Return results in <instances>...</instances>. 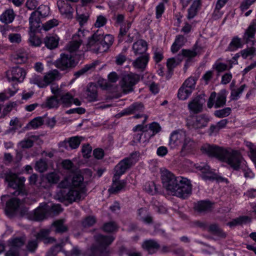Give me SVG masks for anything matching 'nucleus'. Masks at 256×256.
<instances>
[{
    "label": "nucleus",
    "mask_w": 256,
    "mask_h": 256,
    "mask_svg": "<svg viewBox=\"0 0 256 256\" xmlns=\"http://www.w3.org/2000/svg\"><path fill=\"white\" fill-rule=\"evenodd\" d=\"M161 179L164 187L172 196L185 199L192 194V185L187 178L176 177L166 170L162 172Z\"/></svg>",
    "instance_id": "obj_1"
},
{
    "label": "nucleus",
    "mask_w": 256,
    "mask_h": 256,
    "mask_svg": "<svg viewBox=\"0 0 256 256\" xmlns=\"http://www.w3.org/2000/svg\"><path fill=\"white\" fill-rule=\"evenodd\" d=\"M96 243L93 244L86 252L87 256H108L110 250L108 246L114 238L112 236L98 234L94 236Z\"/></svg>",
    "instance_id": "obj_2"
},
{
    "label": "nucleus",
    "mask_w": 256,
    "mask_h": 256,
    "mask_svg": "<svg viewBox=\"0 0 256 256\" xmlns=\"http://www.w3.org/2000/svg\"><path fill=\"white\" fill-rule=\"evenodd\" d=\"M86 188H81L79 189L72 188L69 190L62 189L56 193V198L60 202L66 200L72 203L84 199L86 196Z\"/></svg>",
    "instance_id": "obj_3"
},
{
    "label": "nucleus",
    "mask_w": 256,
    "mask_h": 256,
    "mask_svg": "<svg viewBox=\"0 0 256 256\" xmlns=\"http://www.w3.org/2000/svg\"><path fill=\"white\" fill-rule=\"evenodd\" d=\"M5 180L8 182L9 187L15 190L12 192L14 196H26L28 192L24 188V178H18L17 175L12 172H8L5 174Z\"/></svg>",
    "instance_id": "obj_4"
},
{
    "label": "nucleus",
    "mask_w": 256,
    "mask_h": 256,
    "mask_svg": "<svg viewBox=\"0 0 256 256\" xmlns=\"http://www.w3.org/2000/svg\"><path fill=\"white\" fill-rule=\"evenodd\" d=\"M60 78V74L59 72L54 70L46 73L44 77L36 74L32 76L30 78V82L36 84L39 88H44Z\"/></svg>",
    "instance_id": "obj_5"
},
{
    "label": "nucleus",
    "mask_w": 256,
    "mask_h": 256,
    "mask_svg": "<svg viewBox=\"0 0 256 256\" xmlns=\"http://www.w3.org/2000/svg\"><path fill=\"white\" fill-rule=\"evenodd\" d=\"M200 48L194 47L192 50L183 49L181 51V54H178V58L176 60L175 58H170L167 60L166 66L169 71L172 70L176 66H178L182 60V57L188 58L186 64L190 62V58L195 57L200 53Z\"/></svg>",
    "instance_id": "obj_6"
},
{
    "label": "nucleus",
    "mask_w": 256,
    "mask_h": 256,
    "mask_svg": "<svg viewBox=\"0 0 256 256\" xmlns=\"http://www.w3.org/2000/svg\"><path fill=\"white\" fill-rule=\"evenodd\" d=\"M225 162L234 170H238L244 161L238 150L228 148H225Z\"/></svg>",
    "instance_id": "obj_7"
},
{
    "label": "nucleus",
    "mask_w": 256,
    "mask_h": 256,
    "mask_svg": "<svg viewBox=\"0 0 256 256\" xmlns=\"http://www.w3.org/2000/svg\"><path fill=\"white\" fill-rule=\"evenodd\" d=\"M136 156V152L132 153L130 156L124 158L118 162L114 168L115 180H119L120 176L136 162L137 159L134 157Z\"/></svg>",
    "instance_id": "obj_8"
},
{
    "label": "nucleus",
    "mask_w": 256,
    "mask_h": 256,
    "mask_svg": "<svg viewBox=\"0 0 256 256\" xmlns=\"http://www.w3.org/2000/svg\"><path fill=\"white\" fill-rule=\"evenodd\" d=\"M48 210V205L41 204L33 212H28L26 208H24L22 211H24V214H26L28 219L34 221H41L49 216Z\"/></svg>",
    "instance_id": "obj_9"
},
{
    "label": "nucleus",
    "mask_w": 256,
    "mask_h": 256,
    "mask_svg": "<svg viewBox=\"0 0 256 256\" xmlns=\"http://www.w3.org/2000/svg\"><path fill=\"white\" fill-rule=\"evenodd\" d=\"M202 152L209 157L214 158L218 160L224 162V148L216 145L206 144L200 148Z\"/></svg>",
    "instance_id": "obj_10"
},
{
    "label": "nucleus",
    "mask_w": 256,
    "mask_h": 256,
    "mask_svg": "<svg viewBox=\"0 0 256 256\" xmlns=\"http://www.w3.org/2000/svg\"><path fill=\"white\" fill-rule=\"evenodd\" d=\"M55 66L62 70H68L76 66L77 62L71 54H62L54 64Z\"/></svg>",
    "instance_id": "obj_11"
},
{
    "label": "nucleus",
    "mask_w": 256,
    "mask_h": 256,
    "mask_svg": "<svg viewBox=\"0 0 256 256\" xmlns=\"http://www.w3.org/2000/svg\"><path fill=\"white\" fill-rule=\"evenodd\" d=\"M6 74L8 80L14 83L22 82L26 75L24 70L18 66L8 70Z\"/></svg>",
    "instance_id": "obj_12"
},
{
    "label": "nucleus",
    "mask_w": 256,
    "mask_h": 256,
    "mask_svg": "<svg viewBox=\"0 0 256 256\" xmlns=\"http://www.w3.org/2000/svg\"><path fill=\"white\" fill-rule=\"evenodd\" d=\"M139 76L138 74H130L124 76L121 82V86L125 94L133 90V86L138 82Z\"/></svg>",
    "instance_id": "obj_13"
},
{
    "label": "nucleus",
    "mask_w": 256,
    "mask_h": 256,
    "mask_svg": "<svg viewBox=\"0 0 256 256\" xmlns=\"http://www.w3.org/2000/svg\"><path fill=\"white\" fill-rule=\"evenodd\" d=\"M186 132L182 130H178L172 132L170 138L169 144L172 148H175L182 144L186 136Z\"/></svg>",
    "instance_id": "obj_14"
},
{
    "label": "nucleus",
    "mask_w": 256,
    "mask_h": 256,
    "mask_svg": "<svg viewBox=\"0 0 256 256\" xmlns=\"http://www.w3.org/2000/svg\"><path fill=\"white\" fill-rule=\"evenodd\" d=\"M207 105L210 108L213 106L215 108L222 107L224 105V94L222 92L218 94L215 92H212L208 98Z\"/></svg>",
    "instance_id": "obj_15"
},
{
    "label": "nucleus",
    "mask_w": 256,
    "mask_h": 256,
    "mask_svg": "<svg viewBox=\"0 0 256 256\" xmlns=\"http://www.w3.org/2000/svg\"><path fill=\"white\" fill-rule=\"evenodd\" d=\"M57 6L60 12L65 18L70 19L73 17L74 4H72L70 2L59 0L57 2Z\"/></svg>",
    "instance_id": "obj_16"
},
{
    "label": "nucleus",
    "mask_w": 256,
    "mask_h": 256,
    "mask_svg": "<svg viewBox=\"0 0 256 256\" xmlns=\"http://www.w3.org/2000/svg\"><path fill=\"white\" fill-rule=\"evenodd\" d=\"M84 138L82 136H75L70 137L60 144V146L68 150L77 148Z\"/></svg>",
    "instance_id": "obj_17"
},
{
    "label": "nucleus",
    "mask_w": 256,
    "mask_h": 256,
    "mask_svg": "<svg viewBox=\"0 0 256 256\" xmlns=\"http://www.w3.org/2000/svg\"><path fill=\"white\" fill-rule=\"evenodd\" d=\"M204 102V100L203 97L200 95L198 96L188 103V108L194 114H198L202 110Z\"/></svg>",
    "instance_id": "obj_18"
},
{
    "label": "nucleus",
    "mask_w": 256,
    "mask_h": 256,
    "mask_svg": "<svg viewBox=\"0 0 256 256\" xmlns=\"http://www.w3.org/2000/svg\"><path fill=\"white\" fill-rule=\"evenodd\" d=\"M98 88L92 83L88 84L85 92V98L88 102H92L98 100Z\"/></svg>",
    "instance_id": "obj_19"
},
{
    "label": "nucleus",
    "mask_w": 256,
    "mask_h": 256,
    "mask_svg": "<svg viewBox=\"0 0 256 256\" xmlns=\"http://www.w3.org/2000/svg\"><path fill=\"white\" fill-rule=\"evenodd\" d=\"M100 44L98 48L100 52H106L112 45L114 42V38L112 35L106 34L104 36L100 33Z\"/></svg>",
    "instance_id": "obj_20"
},
{
    "label": "nucleus",
    "mask_w": 256,
    "mask_h": 256,
    "mask_svg": "<svg viewBox=\"0 0 256 256\" xmlns=\"http://www.w3.org/2000/svg\"><path fill=\"white\" fill-rule=\"evenodd\" d=\"M148 45L144 40L140 39L136 42L132 46V50L135 55L142 56L148 54L146 53Z\"/></svg>",
    "instance_id": "obj_21"
},
{
    "label": "nucleus",
    "mask_w": 256,
    "mask_h": 256,
    "mask_svg": "<svg viewBox=\"0 0 256 256\" xmlns=\"http://www.w3.org/2000/svg\"><path fill=\"white\" fill-rule=\"evenodd\" d=\"M210 120L208 116L206 114H200L196 118L194 121L188 123L189 126L192 128L198 129L202 128L207 126Z\"/></svg>",
    "instance_id": "obj_22"
},
{
    "label": "nucleus",
    "mask_w": 256,
    "mask_h": 256,
    "mask_svg": "<svg viewBox=\"0 0 256 256\" xmlns=\"http://www.w3.org/2000/svg\"><path fill=\"white\" fill-rule=\"evenodd\" d=\"M213 204L210 200H200L194 204V209L199 213H206L212 210Z\"/></svg>",
    "instance_id": "obj_23"
},
{
    "label": "nucleus",
    "mask_w": 256,
    "mask_h": 256,
    "mask_svg": "<svg viewBox=\"0 0 256 256\" xmlns=\"http://www.w3.org/2000/svg\"><path fill=\"white\" fill-rule=\"evenodd\" d=\"M20 205V200L17 198H11L6 202L5 211L9 216L13 215L18 210Z\"/></svg>",
    "instance_id": "obj_24"
},
{
    "label": "nucleus",
    "mask_w": 256,
    "mask_h": 256,
    "mask_svg": "<svg viewBox=\"0 0 256 256\" xmlns=\"http://www.w3.org/2000/svg\"><path fill=\"white\" fill-rule=\"evenodd\" d=\"M256 32V24L253 22L246 29L243 36V40L246 44L253 45L254 42V34Z\"/></svg>",
    "instance_id": "obj_25"
},
{
    "label": "nucleus",
    "mask_w": 256,
    "mask_h": 256,
    "mask_svg": "<svg viewBox=\"0 0 256 256\" xmlns=\"http://www.w3.org/2000/svg\"><path fill=\"white\" fill-rule=\"evenodd\" d=\"M50 229H42L36 235V238L38 240L42 241L44 244H52L56 241V240L49 236Z\"/></svg>",
    "instance_id": "obj_26"
},
{
    "label": "nucleus",
    "mask_w": 256,
    "mask_h": 256,
    "mask_svg": "<svg viewBox=\"0 0 256 256\" xmlns=\"http://www.w3.org/2000/svg\"><path fill=\"white\" fill-rule=\"evenodd\" d=\"M100 33L98 30L94 34L89 38L87 46L91 48L93 51L96 52H100L98 48L100 46Z\"/></svg>",
    "instance_id": "obj_27"
},
{
    "label": "nucleus",
    "mask_w": 256,
    "mask_h": 256,
    "mask_svg": "<svg viewBox=\"0 0 256 256\" xmlns=\"http://www.w3.org/2000/svg\"><path fill=\"white\" fill-rule=\"evenodd\" d=\"M142 246L150 254H154L160 249V245L154 240H145L143 242Z\"/></svg>",
    "instance_id": "obj_28"
},
{
    "label": "nucleus",
    "mask_w": 256,
    "mask_h": 256,
    "mask_svg": "<svg viewBox=\"0 0 256 256\" xmlns=\"http://www.w3.org/2000/svg\"><path fill=\"white\" fill-rule=\"evenodd\" d=\"M15 17L16 14L13 9L8 8L0 15V21L5 24H8L12 22Z\"/></svg>",
    "instance_id": "obj_29"
},
{
    "label": "nucleus",
    "mask_w": 256,
    "mask_h": 256,
    "mask_svg": "<svg viewBox=\"0 0 256 256\" xmlns=\"http://www.w3.org/2000/svg\"><path fill=\"white\" fill-rule=\"evenodd\" d=\"M84 35L74 34L72 36V40L67 46L68 50L70 52L76 51L80 47L82 42Z\"/></svg>",
    "instance_id": "obj_30"
},
{
    "label": "nucleus",
    "mask_w": 256,
    "mask_h": 256,
    "mask_svg": "<svg viewBox=\"0 0 256 256\" xmlns=\"http://www.w3.org/2000/svg\"><path fill=\"white\" fill-rule=\"evenodd\" d=\"M40 16L36 12H33L29 18L30 31L35 32L40 27Z\"/></svg>",
    "instance_id": "obj_31"
},
{
    "label": "nucleus",
    "mask_w": 256,
    "mask_h": 256,
    "mask_svg": "<svg viewBox=\"0 0 256 256\" xmlns=\"http://www.w3.org/2000/svg\"><path fill=\"white\" fill-rule=\"evenodd\" d=\"M65 220L64 219H60L54 221L52 224V228H54L56 233L62 234L66 232L68 230V227L64 224Z\"/></svg>",
    "instance_id": "obj_32"
},
{
    "label": "nucleus",
    "mask_w": 256,
    "mask_h": 256,
    "mask_svg": "<svg viewBox=\"0 0 256 256\" xmlns=\"http://www.w3.org/2000/svg\"><path fill=\"white\" fill-rule=\"evenodd\" d=\"M144 108V105L141 102H135L128 108L124 110L120 113L122 116L130 115L141 111Z\"/></svg>",
    "instance_id": "obj_33"
},
{
    "label": "nucleus",
    "mask_w": 256,
    "mask_h": 256,
    "mask_svg": "<svg viewBox=\"0 0 256 256\" xmlns=\"http://www.w3.org/2000/svg\"><path fill=\"white\" fill-rule=\"evenodd\" d=\"M59 96H52L47 98L46 102L42 104L43 108H58L60 104Z\"/></svg>",
    "instance_id": "obj_34"
},
{
    "label": "nucleus",
    "mask_w": 256,
    "mask_h": 256,
    "mask_svg": "<svg viewBox=\"0 0 256 256\" xmlns=\"http://www.w3.org/2000/svg\"><path fill=\"white\" fill-rule=\"evenodd\" d=\"M59 38L56 36H48L44 39L45 46L49 49L52 50L58 46Z\"/></svg>",
    "instance_id": "obj_35"
},
{
    "label": "nucleus",
    "mask_w": 256,
    "mask_h": 256,
    "mask_svg": "<svg viewBox=\"0 0 256 256\" xmlns=\"http://www.w3.org/2000/svg\"><path fill=\"white\" fill-rule=\"evenodd\" d=\"M181 144V152H189L195 148L196 142L187 134Z\"/></svg>",
    "instance_id": "obj_36"
},
{
    "label": "nucleus",
    "mask_w": 256,
    "mask_h": 256,
    "mask_svg": "<svg viewBox=\"0 0 256 256\" xmlns=\"http://www.w3.org/2000/svg\"><path fill=\"white\" fill-rule=\"evenodd\" d=\"M148 59V54L140 56L132 62V64L136 68L144 69L146 68Z\"/></svg>",
    "instance_id": "obj_37"
},
{
    "label": "nucleus",
    "mask_w": 256,
    "mask_h": 256,
    "mask_svg": "<svg viewBox=\"0 0 256 256\" xmlns=\"http://www.w3.org/2000/svg\"><path fill=\"white\" fill-rule=\"evenodd\" d=\"M113 183L109 191L112 194H116L122 190L126 186V182L123 181L115 180L114 175L113 177Z\"/></svg>",
    "instance_id": "obj_38"
},
{
    "label": "nucleus",
    "mask_w": 256,
    "mask_h": 256,
    "mask_svg": "<svg viewBox=\"0 0 256 256\" xmlns=\"http://www.w3.org/2000/svg\"><path fill=\"white\" fill-rule=\"evenodd\" d=\"M224 6V0H218L214 11L212 14V18L214 20H217L221 18L223 14V11L222 8Z\"/></svg>",
    "instance_id": "obj_39"
},
{
    "label": "nucleus",
    "mask_w": 256,
    "mask_h": 256,
    "mask_svg": "<svg viewBox=\"0 0 256 256\" xmlns=\"http://www.w3.org/2000/svg\"><path fill=\"white\" fill-rule=\"evenodd\" d=\"M78 10H76V19L80 24L82 26L87 22L89 18V14L88 12H81L82 10H86L84 7H81Z\"/></svg>",
    "instance_id": "obj_40"
},
{
    "label": "nucleus",
    "mask_w": 256,
    "mask_h": 256,
    "mask_svg": "<svg viewBox=\"0 0 256 256\" xmlns=\"http://www.w3.org/2000/svg\"><path fill=\"white\" fill-rule=\"evenodd\" d=\"M72 184L73 188H86L84 184V178L80 174H76L73 176L72 180Z\"/></svg>",
    "instance_id": "obj_41"
},
{
    "label": "nucleus",
    "mask_w": 256,
    "mask_h": 256,
    "mask_svg": "<svg viewBox=\"0 0 256 256\" xmlns=\"http://www.w3.org/2000/svg\"><path fill=\"white\" fill-rule=\"evenodd\" d=\"M97 64L98 63L95 62L91 64L85 65L82 68L76 72L74 76L78 78L84 74L88 70H94Z\"/></svg>",
    "instance_id": "obj_42"
},
{
    "label": "nucleus",
    "mask_w": 256,
    "mask_h": 256,
    "mask_svg": "<svg viewBox=\"0 0 256 256\" xmlns=\"http://www.w3.org/2000/svg\"><path fill=\"white\" fill-rule=\"evenodd\" d=\"M192 92V90L182 85L178 90V96L180 100H185L189 97Z\"/></svg>",
    "instance_id": "obj_43"
},
{
    "label": "nucleus",
    "mask_w": 256,
    "mask_h": 256,
    "mask_svg": "<svg viewBox=\"0 0 256 256\" xmlns=\"http://www.w3.org/2000/svg\"><path fill=\"white\" fill-rule=\"evenodd\" d=\"M203 179L206 180H216L218 181L223 182L224 178L219 176L218 174L214 172L212 170H209L206 174L202 176Z\"/></svg>",
    "instance_id": "obj_44"
},
{
    "label": "nucleus",
    "mask_w": 256,
    "mask_h": 256,
    "mask_svg": "<svg viewBox=\"0 0 256 256\" xmlns=\"http://www.w3.org/2000/svg\"><path fill=\"white\" fill-rule=\"evenodd\" d=\"M246 146L249 149L248 156L256 168V146L253 144L248 142H246Z\"/></svg>",
    "instance_id": "obj_45"
},
{
    "label": "nucleus",
    "mask_w": 256,
    "mask_h": 256,
    "mask_svg": "<svg viewBox=\"0 0 256 256\" xmlns=\"http://www.w3.org/2000/svg\"><path fill=\"white\" fill-rule=\"evenodd\" d=\"M59 97H60V100L64 106H68L72 104L73 96L69 92L62 95L60 94Z\"/></svg>",
    "instance_id": "obj_46"
},
{
    "label": "nucleus",
    "mask_w": 256,
    "mask_h": 256,
    "mask_svg": "<svg viewBox=\"0 0 256 256\" xmlns=\"http://www.w3.org/2000/svg\"><path fill=\"white\" fill-rule=\"evenodd\" d=\"M242 44L240 39L238 37H234L230 42L228 47V50H229L232 51L238 49V48H242Z\"/></svg>",
    "instance_id": "obj_47"
},
{
    "label": "nucleus",
    "mask_w": 256,
    "mask_h": 256,
    "mask_svg": "<svg viewBox=\"0 0 256 256\" xmlns=\"http://www.w3.org/2000/svg\"><path fill=\"white\" fill-rule=\"evenodd\" d=\"M196 80L197 79L194 77L190 76L184 81L182 86L192 92L195 88Z\"/></svg>",
    "instance_id": "obj_48"
},
{
    "label": "nucleus",
    "mask_w": 256,
    "mask_h": 256,
    "mask_svg": "<svg viewBox=\"0 0 256 256\" xmlns=\"http://www.w3.org/2000/svg\"><path fill=\"white\" fill-rule=\"evenodd\" d=\"M246 84L242 85L238 89H232L231 91V100H236L240 97V95L243 92L244 88H246Z\"/></svg>",
    "instance_id": "obj_49"
},
{
    "label": "nucleus",
    "mask_w": 256,
    "mask_h": 256,
    "mask_svg": "<svg viewBox=\"0 0 256 256\" xmlns=\"http://www.w3.org/2000/svg\"><path fill=\"white\" fill-rule=\"evenodd\" d=\"M62 209L60 204H52L49 206L48 214L49 216L58 214L62 212Z\"/></svg>",
    "instance_id": "obj_50"
},
{
    "label": "nucleus",
    "mask_w": 256,
    "mask_h": 256,
    "mask_svg": "<svg viewBox=\"0 0 256 256\" xmlns=\"http://www.w3.org/2000/svg\"><path fill=\"white\" fill-rule=\"evenodd\" d=\"M47 168L46 162L42 159L40 160L36 164L35 169L40 172H43L46 171Z\"/></svg>",
    "instance_id": "obj_51"
},
{
    "label": "nucleus",
    "mask_w": 256,
    "mask_h": 256,
    "mask_svg": "<svg viewBox=\"0 0 256 256\" xmlns=\"http://www.w3.org/2000/svg\"><path fill=\"white\" fill-rule=\"evenodd\" d=\"M44 122V120H43L42 118L37 117L31 120L29 122L28 125L30 126L32 128L36 129L42 126Z\"/></svg>",
    "instance_id": "obj_52"
},
{
    "label": "nucleus",
    "mask_w": 256,
    "mask_h": 256,
    "mask_svg": "<svg viewBox=\"0 0 256 256\" xmlns=\"http://www.w3.org/2000/svg\"><path fill=\"white\" fill-rule=\"evenodd\" d=\"M96 222L95 217L88 216L86 217L82 222V224L84 228H88L92 226Z\"/></svg>",
    "instance_id": "obj_53"
},
{
    "label": "nucleus",
    "mask_w": 256,
    "mask_h": 256,
    "mask_svg": "<svg viewBox=\"0 0 256 256\" xmlns=\"http://www.w3.org/2000/svg\"><path fill=\"white\" fill-rule=\"evenodd\" d=\"M120 256H142L140 252H132L124 247H121L120 249Z\"/></svg>",
    "instance_id": "obj_54"
},
{
    "label": "nucleus",
    "mask_w": 256,
    "mask_h": 256,
    "mask_svg": "<svg viewBox=\"0 0 256 256\" xmlns=\"http://www.w3.org/2000/svg\"><path fill=\"white\" fill-rule=\"evenodd\" d=\"M40 15L41 18L48 16L50 13V8L45 5H40L36 10Z\"/></svg>",
    "instance_id": "obj_55"
},
{
    "label": "nucleus",
    "mask_w": 256,
    "mask_h": 256,
    "mask_svg": "<svg viewBox=\"0 0 256 256\" xmlns=\"http://www.w3.org/2000/svg\"><path fill=\"white\" fill-rule=\"evenodd\" d=\"M46 178L48 182L50 184H56L60 180L58 175L54 172L48 174Z\"/></svg>",
    "instance_id": "obj_56"
},
{
    "label": "nucleus",
    "mask_w": 256,
    "mask_h": 256,
    "mask_svg": "<svg viewBox=\"0 0 256 256\" xmlns=\"http://www.w3.org/2000/svg\"><path fill=\"white\" fill-rule=\"evenodd\" d=\"M34 32L30 31V38L28 40V41L30 45L32 46H40L42 43L41 40L39 38L34 36Z\"/></svg>",
    "instance_id": "obj_57"
},
{
    "label": "nucleus",
    "mask_w": 256,
    "mask_h": 256,
    "mask_svg": "<svg viewBox=\"0 0 256 256\" xmlns=\"http://www.w3.org/2000/svg\"><path fill=\"white\" fill-rule=\"evenodd\" d=\"M103 230L104 232H112L117 230V226L114 222H107L104 225Z\"/></svg>",
    "instance_id": "obj_58"
},
{
    "label": "nucleus",
    "mask_w": 256,
    "mask_h": 256,
    "mask_svg": "<svg viewBox=\"0 0 256 256\" xmlns=\"http://www.w3.org/2000/svg\"><path fill=\"white\" fill-rule=\"evenodd\" d=\"M14 60H15V62L18 64L24 62L27 60L26 54L24 52L17 53L14 55Z\"/></svg>",
    "instance_id": "obj_59"
},
{
    "label": "nucleus",
    "mask_w": 256,
    "mask_h": 256,
    "mask_svg": "<svg viewBox=\"0 0 256 256\" xmlns=\"http://www.w3.org/2000/svg\"><path fill=\"white\" fill-rule=\"evenodd\" d=\"M24 240L22 238H16L10 240V244L12 248H16L20 247L24 244Z\"/></svg>",
    "instance_id": "obj_60"
},
{
    "label": "nucleus",
    "mask_w": 256,
    "mask_h": 256,
    "mask_svg": "<svg viewBox=\"0 0 256 256\" xmlns=\"http://www.w3.org/2000/svg\"><path fill=\"white\" fill-rule=\"evenodd\" d=\"M255 52L256 48L254 47H250L240 52L242 56L244 58H246L248 56H253Z\"/></svg>",
    "instance_id": "obj_61"
},
{
    "label": "nucleus",
    "mask_w": 256,
    "mask_h": 256,
    "mask_svg": "<svg viewBox=\"0 0 256 256\" xmlns=\"http://www.w3.org/2000/svg\"><path fill=\"white\" fill-rule=\"evenodd\" d=\"M58 24V21L56 19H52L48 21L44 24H43L44 29L47 31L56 26Z\"/></svg>",
    "instance_id": "obj_62"
},
{
    "label": "nucleus",
    "mask_w": 256,
    "mask_h": 256,
    "mask_svg": "<svg viewBox=\"0 0 256 256\" xmlns=\"http://www.w3.org/2000/svg\"><path fill=\"white\" fill-rule=\"evenodd\" d=\"M224 127V120H222L218 122L216 125H212L210 128V134L214 132H218L220 129Z\"/></svg>",
    "instance_id": "obj_63"
},
{
    "label": "nucleus",
    "mask_w": 256,
    "mask_h": 256,
    "mask_svg": "<svg viewBox=\"0 0 256 256\" xmlns=\"http://www.w3.org/2000/svg\"><path fill=\"white\" fill-rule=\"evenodd\" d=\"M8 39L12 43L19 44L22 40V37L19 34H10L8 35Z\"/></svg>",
    "instance_id": "obj_64"
}]
</instances>
